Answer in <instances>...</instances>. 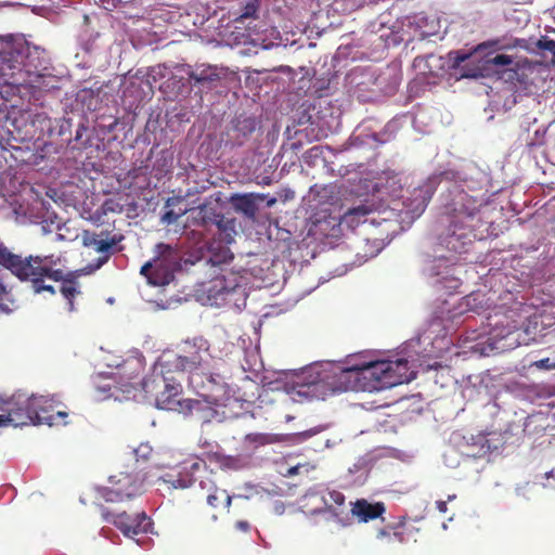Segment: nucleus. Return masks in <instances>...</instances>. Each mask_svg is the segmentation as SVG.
<instances>
[{
	"mask_svg": "<svg viewBox=\"0 0 555 555\" xmlns=\"http://www.w3.org/2000/svg\"><path fill=\"white\" fill-rule=\"evenodd\" d=\"M485 205L483 198L472 196L459 185L449 189L443 204L447 225L439 235L440 245L456 255L467 253L477 237L476 228Z\"/></svg>",
	"mask_w": 555,
	"mask_h": 555,
	"instance_id": "obj_1",
	"label": "nucleus"
},
{
	"mask_svg": "<svg viewBox=\"0 0 555 555\" xmlns=\"http://www.w3.org/2000/svg\"><path fill=\"white\" fill-rule=\"evenodd\" d=\"M365 361L336 366L332 371L319 372L313 367L306 370L298 383V393L322 397L346 391H367V375L364 374Z\"/></svg>",
	"mask_w": 555,
	"mask_h": 555,
	"instance_id": "obj_2",
	"label": "nucleus"
},
{
	"mask_svg": "<svg viewBox=\"0 0 555 555\" xmlns=\"http://www.w3.org/2000/svg\"><path fill=\"white\" fill-rule=\"evenodd\" d=\"M162 370L167 372L188 373L189 377L193 373H201L208 369H220L224 365L222 358L214 357L210 353V345L204 337H194L184 340L179 346V353H164L157 361Z\"/></svg>",
	"mask_w": 555,
	"mask_h": 555,
	"instance_id": "obj_3",
	"label": "nucleus"
},
{
	"mask_svg": "<svg viewBox=\"0 0 555 555\" xmlns=\"http://www.w3.org/2000/svg\"><path fill=\"white\" fill-rule=\"evenodd\" d=\"M364 374L367 375V392L379 391L409 383L416 373L405 359L365 361Z\"/></svg>",
	"mask_w": 555,
	"mask_h": 555,
	"instance_id": "obj_4",
	"label": "nucleus"
},
{
	"mask_svg": "<svg viewBox=\"0 0 555 555\" xmlns=\"http://www.w3.org/2000/svg\"><path fill=\"white\" fill-rule=\"evenodd\" d=\"M146 474L138 459L126 465L125 470H120L108 478L109 487L99 490L100 496L105 502H121L132 499L144 492V482Z\"/></svg>",
	"mask_w": 555,
	"mask_h": 555,
	"instance_id": "obj_5",
	"label": "nucleus"
},
{
	"mask_svg": "<svg viewBox=\"0 0 555 555\" xmlns=\"http://www.w3.org/2000/svg\"><path fill=\"white\" fill-rule=\"evenodd\" d=\"M60 262V258L54 255L47 256H28L24 258L22 264L23 270L14 274L21 281H29L36 293L43 291L54 294V287L52 285H46L44 280L49 279L55 282L64 279V273L61 269L55 268Z\"/></svg>",
	"mask_w": 555,
	"mask_h": 555,
	"instance_id": "obj_6",
	"label": "nucleus"
},
{
	"mask_svg": "<svg viewBox=\"0 0 555 555\" xmlns=\"http://www.w3.org/2000/svg\"><path fill=\"white\" fill-rule=\"evenodd\" d=\"M227 363L218 371L208 369L201 373H193L189 377V386L201 397L216 405H227L231 390L223 375Z\"/></svg>",
	"mask_w": 555,
	"mask_h": 555,
	"instance_id": "obj_7",
	"label": "nucleus"
},
{
	"mask_svg": "<svg viewBox=\"0 0 555 555\" xmlns=\"http://www.w3.org/2000/svg\"><path fill=\"white\" fill-rule=\"evenodd\" d=\"M522 325V322L504 318L489 331L486 340L477 344L479 351L483 356H490L515 349L520 345L519 331Z\"/></svg>",
	"mask_w": 555,
	"mask_h": 555,
	"instance_id": "obj_8",
	"label": "nucleus"
},
{
	"mask_svg": "<svg viewBox=\"0 0 555 555\" xmlns=\"http://www.w3.org/2000/svg\"><path fill=\"white\" fill-rule=\"evenodd\" d=\"M124 240L125 235L122 233L108 229L99 232L85 231L82 234L83 246L93 248L101 255L98 259L96 269L106 263L111 256L124 249L122 246H119Z\"/></svg>",
	"mask_w": 555,
	"mask_h": 555,
	"instance_id": "obj_9",
	"label": "nucleus"
},
{
	"mask_svg": "<svg viewBox=\"0 0 555 555\" xmlns=\"http://www.w3.org/2000/svg\"><path fill=\"white\" fill-rule=\"evenodd\" d=\"M243 276L235 272H228L215 278L208 287V297L211 299L222 300L236 304L241 299L246 298V288L243 283Z\"/></svg>",
	"mask_w": 555,
	"mask_h": 555,
	"instance_id": "obj_10",
	"label": "nucleus"
},
{
	"mask_svg": "<svg viewBox=\"0 0 555 555\" xmlns=\"http://www.w3.org/2000/svg\"><path fill=\"white\" fill-rule=\"evenodd\" d=\"M36 398L35 396L26 397L23 393H15L3 401L0 410L5 412L9 424L14 427L31 425L34 417L37 416L35 409L39 406Z\"/></svg>",
	"mask_w": 555,
	"mask_h": 555,
	"instance_id": "obj_11",
	"label": "nucleus"
},
{
	"mask_svg": "<svg viewBox=\"0 0 555 555\" xmlns=\"http://www.w3.org/2000/svg\"><path fill=\"white\" fill-rule=\"evenodd\" d=\"M101 514L104 521L113 524L128 538H133L140 533H146L152 526L151 519L144 512L130 516L126 512L114 514L102 506Z\"/></svg>",
	"mask_w": 555,
	"mask_h": 555,
	"instance_id": "obj_12",
	"label": "nucleus"
},
{
	"mask_svg": "<svg viewBox=\"0 0 555 555\" xmlns=\"http://www.w3.org/2000/svg\"><path fill=\"white\" fill-rule=\"evenodd\" d=\"M158 256L141 267L140 273L154 286L168 285L173 279L171 270L166 264L167 256L173 253L171 246L160 243L156 246Z\"/></svg>",
	"mask_w": 555,
	"mask_h": 555,
	"instance_id": "obj_13",
	"label": "nucleus"
},
{
	"mask_svg": "<svg viewBox=\"0 0 555 555\" xmlns=\"http://www.w3.org/2000/svg\"><path fill=\"white\" fill-rule=\"evenodd\" d=\"M0 66L5 72H15V78L22 75L23 70L29 72L31 66L37 67L30 61V49L27 44L5 43L0 50Z\"/></svg>",
	"mask_w": 555,
	"mask_h": 555,
	"instance_id": "obj_14",
	"label": "nucleus"
},
{
	"mask_svg": "<svg viewBox=\"0 0 555 555\" xmlns=\"http://www.w3.org/2000/svg\"><path fill=\"white\" fill-rule=\"evenodd\" d=\"M499 78L507 85V90L512 92L509 98L504 101V107L511 109L516 103L517 98L532 93V81L525 69L505 68L498 73Z\"/></svg>",
	"mask_w": 555,
	"mask_h": 555,
	"instance_id": "obj_15",
	"label": "nucleus"
},
{
	"mask_svg": "<svg viewBox=\"0 0 555 555\" xmlns=\"http://www.w3.org/2000/svg\"><path fill=\"white\" fill-rule=\"evenodd\" d=\"M327 496H321L324 506L314 509L312 514L322 515L326 521H334L340 527L349 526L351 517L343 507L346 501L345 495L340 491L332 490L328 491Z\"/></svg>",
	"mask_w": 555,
	"mask_h": 555,
	"instance_id": "obj_16",
	"label": "nucleus"
},
{
	"mask_svg": "<svg viewBox=\"0 0 555 555\" xmlns=\"http://www.w3.org/2000/svg\"><path fill=\"white\" fill-rule=\"evenodd\" d=\"M231 502L232 498L225 490L215 488L214 491L206 496L205 502L198 503L195 509V516L199 520L214 522L218 519L216 511L222 505L229 509Z\"/></svg>",
	"mask_w": 555,
	"mask_h": 555,
	"instance_id": "obj_17",
	"label": "nucleus"
},
{
	"mask_svg": "<svg viewBox=\"0 0 555 555\" xmlns=\"http://www.w3.org/2000/svg\"><path fill=\"white\" fill-rule=\"evenodd\" d=\"M178 404L179 412L190 414L203 424L219 418L218 408L221 405L212 404L205 398L186 399L183 402H178Z\"/></svg>",
	"mask_w": 555,
	"mask_h": 555,
	"instance_id": "obj_18",
	"label": "nucleus"
},
{
	"mask_svg": "<svg viewBox=\"0 0 555 555\" xmlns=\"http://www.w3.org/2000/svg\"><path fill=\"white\" fill-rule=\"evenodd\" d=\"M36 402L39 406L35 409L37 416L34 417L31 425L47 424L49 426H53L66 424L65 418L68 414L64 411L54 412L51 400H48L44 397H37Z\"/></svg>",
	"mask_w": 555,
	"mask_h": 555,
	"instance_id": "obj_19",
	"label": "nucleus"
},
{
	"mask_svg": "<svg viewBox=\"0 0 555 555\" xmlns=\"http://www.w3.org/2000/svg\"><path fill=\"white\" fill-rule=\"evenodd\" d=\"M386 512V506L383 502L370 503L365 499L357 500L352 504L351 513L357 516L360 521L367 522L382 517Z\"/></svg>",
	"mask_w": 555,
	"mask_h": 555,
	"instance_id": "obj_20",
	"label": "nucleus"
},
{
	"mask_svg": "<svg viewBox=\"0 0 555 555\" xmlns=\"http://www.w3.org/2000/svg\"><path fill=\"white\" fill-rule=\"evenodd\" d=\"M188 76L193 81V86H201L208 90L215 88L216 82L221 78L219 69L214 66L198 67L194 70L190 69Z\"/></svg>",
	"mask_w": 555,
	"mask_h": 555,
	"instance_id": "obj_21",
	"label": "nucleus"
},
{
	"mask_svg": "<svg viewBox=\"0 0 555 555\" xmlns=\"http://www.w3.org/2000/svg\"><path fill=\"white\" fill-rule=\"evenodd\" d=\"M166 369L162 370V367L156 364L154 372L152 375L145 377L142 382V388L145 395L150 398H153L159 408V396L162 393V386H165V374H168Z\"/></svg>",
	"mask_w": 555,
	"mask_h": 555,
	"instance_id": "obj_22",
	"label": "nucleus"
},
{
	"mask_svg": "<svg viewBox=\"0 0 555 555\" xmlns=\"http://www.w3.org/2000/svg\"><path fill=\"white\" fill-rule=\"evenodd\" d=\"M162 393L158 397L159 408L166 409V410H178L179 411V404L178 402H181L180 400H176V397L179 396L181 392V385L178 382H175L173 379H170L165 376V386H162Z\"/></svg>",
	"mask_w": 555,
	"mask_h": 555,
	"instance_id": "obj_23",
	"label": "nucleus"
},
{
	"mask_svg": "<svg viewBox=\"0 0 555 555\" xmlns=\"http://www.w3.org/2000/svg\"><path fill=\"white\" fill-rule=\"evenodd\" d=\"M190 224L206 227L215 224L216 221L222 222V215L209 205H201L190 210Z\"/></svg>",
	"mask_w": 555,
	"mask_h": 555,
	"instance_id": "obj_24",
	"label": "nucleus"
},
{
	"mask_svg": "<svg viewBox=\"0 0 555 555\" xmlns=\"http://www.w3.org/2000/svg\"><path fill=\"white\" fill-rule=\"evenodd\" d=\"M372 211V207L367 205H359L357 207L349 208L340 218V224L349 229H354L361 222H364Z\"/></svg>",
	"mask_w": 555,
	"mask_h": 555,
	"instance_id": "obj_25",
	"label": "nucleus"
},
{
	"mask_svg": "<svg viewBox=\"0 0 555 555\" xmlns=\"http://www.w3.org/2000/svg\"><path fill=\"white\" fill-rule=\"evenodd\" d=\"M501 46H500V40H489V41H485L482 43H479L475 49L474 51L472 52H465V51H452L449 53V56H450V60L453 62V67H460L462 63L466 62L467 60L470 59V56L475 53V52H482L487 49H500Z\"/></svg>",
	"mask_w": 555,
	"mask_h": 555,
	"instance_id": "obj_26",
	"label": "nucleus"
},
{
	"mask_svg": "<svg viewBox=\"0 0 555 555\" xmlns=\"http://www.w3.org/2000/svg\"><path fill=\"white\" fill-rule=\"evenodd\" d=\"M210 256L208 262L212 267H221L230 263L234 256L228 246H222L220 243H212L209 248Z\"/></svg>",
	"mask_w": 555,
	"mask_h": 555,
	"instance_id": "obj_27",
	"label": "nucleus"
},
{
	"mask_svg": "<svg viewBox=\"0 0 555 555\" xmlns=\"http://www.w3.org/2000/svg\"><path fill=\"white\" fill-rule=\"evenodd\" d=\"M24 258L20 255L10 253L4 246L0 245V266L10 270L13 274L23 270Z\"/></svg>",
	"mask_w": 555,
	"mask_h": 555,
	"instance_id": "obj_28",
	"label": "nucleus"
},
{
	"mask_svg": "<svg viewBox=\"0 0 555 555\" xmlns=\"http://www.w3.org/2000/svg\"><path fill=\"white\" fill-rule=\"evenodd\" d=\"M413 199L411 204L406 205L405 214L410 215L412 218L420 217L428 203V198L424 196V191L422 189L414 190Z\"/></svg>",
	"mask_w": 555,
	"mask_h": 555,
	"instance_id": "obj_29",
	"label": "nucleus"
},
{
	"mask_svg": "<svg viewBox=\"0 0 555 555\" xmlns=\"http://www.w3.org/2000/svg\"><path fill=\"white\" fill-rule=\"evenodd\" d=\"M215 225L222 242L231 243L233 241L235 234L234 220L225 219L222 215V222L216 221Z\"/></svg>",
	"mask_w": 555,
	"mask_h": 555,
	"instance_id": "obj_30",
	"label": "nucleus"
},
{
	"mask_svg": "<svg viewBox=\"0 0 555 555\" xmlns=\"http://www.w3.org/2000/svg\"><path fill=\"white\" fill-rule=\"evenodd\" d=\"M61 293L67 299L68 311H74V298L80 294L77 282L74 280H64L61 286Z\"/></svg>",
	"mask_w": 555,
	"mask_h": 555,
	"instance_id": "obj_31",
	"label": "nucleus"
},
{
	"mask_svg": "<svg viewBox=\"0 0 555 555\" xmlns=\"http://www.w3.org/2000/svg\"><path fill=\"white\" fill-rule=\"evenodd\" d=\"M188 467L191 473L189 486H192L199 479V476L197 475V473L206 470V463L201 459H194V460H192L191 464Z\"/></svg>",
	"mask_w": 555,
	"mask_h": 555,
	"instance_id": "obj_32",
	"label": "nucleus"
},
{
	"mask_svg": "<svg viewBox=\"0 0 555 555\" xmlns=\"http://www.w3.org/2000/svg\"><path fill=\"white\" fill-rule=\"evenodd\" d=\"M258 10L259 0H250L244 5L242 13L237 20L244 22L247 18H256Z\"/></svg>",
	"mask_w": 555,
	"mask_h": 555,
	"instance_id": "obj_33",
	"label": "nucleus"
},
{
	"mask_svg": "<svg viewBox=\"0 0 555 555\" xmlns=\"http://www.w3.org/2000/svg\"><path fill=\"white\" fill-rule=\"evenodd\" d=\"M236 207L248 216H253L256 211V204L250 195L240 196Z\"/></svg>",
	"mask_w": 555,
	"mask_h": 555,
	"instance_id": "obj_34",
	"label": "nucleus"
},
{
	"mask_svg": "<svg viewBox=\"0 0 555 555\" xmlns=\"http://www.w3.org/2000/svg\"><path fill=\"white\" fill-rule=\"evenodd\" d=\"M101 211L103 215L121 214L124 211V206L115 198H107L101 205Z\"/></svg>",
	"mask_w": 555,
	"mask_h": 555,
	"instance_id": "obj_35",
	"label": "nucleus"
},
{
	"mask_svg": "<svg viewBox=\"0 0 555 555\" xmlns=\"http://www.w3.org/2000/svg\"><path fill=\"white\" fill-rule=\"evenodd\" d=\"M22 83L20 78H15V72H5L0 66V86L3 85H10V86H17Z\"/></svg>",
	"mask_w": 555,
	"mask_h": 555,
	"instance_id": "obj_36",
	"label": "nucleus"
},
{
	"mask_svg": "<svg viewBox=\"0 0 555 555\" xmlns=\"http://www.w3.org/2000/svg\"><path fill=\"white\" fill-rule=\"evenodd\" d=\"M487 63L495 66H507L513 63V59L507 54H498L494 57L488 60Z\"/></svg>",
	"mask_w": 555,
	"mask_h": 555,
	"instance_id": "obj_37",
	"label": "nucleus"
},
{
	"mask_svg": "<svg viewBox=\"0 0 555 555\" xmlns=\"http://www.w3.org/2000/svg\"><path fill=\"white\" fill-rule=\"evenodd\" d=\"M185 212L186 210H181L179 212H176L175 210H168L162 216V222L165 224L176 223Z\"/></svg>",
	"mask_w": 555,
	"mask_h": 555,
	"instance_id": "obj_38",
	"label": "nucleus"
},
{
	"mask_svg": "<svg viewBox=\"0 0 555 555\" xmlns=\"http://www.w3.org/2000/svg\"><path fill=\"white\" fill-rule=\"evenodd\" d=\"M404 519L405 517H402L397 526H390V529L392 530L391 535H393L399 542L403 541V533L400 528L404 525Z\"/></svg>",
	"mask_w": 555,
	"mask_h": 555,
	"instance_id": "obj_39",
	"label": "nucleus"
},
{
	"mask_svg": "<svg viewBox=\"0 0 555 555\" xmlns=\"http://www.w3.org/2000/svg\"><path fill=\"white\" fill-rule=\"evenodd\" d=\"M539 46L544 49V50H547L550 52L553 53V55L555 56V40H552V39H545L543 41H540Z\"/></svg>",
	"mask_w": 555,
	"mask_h": 555,
	"instance_id": "obj_40",
	"label": "nucleus"
},
{
	"mask_svg": "<svg viewBox=\"0 0 555 555\" xmlns=\"http://www.w3.org/2000/svg\"><path fill=\"white\" fill-rule=\"evenodd\" d=\"M535 365L540 369L546 370L555 367V364L551 363L548 358L539 360L538 362H535Z\"/></svg>",
	"mask_w": 555,
	"mask_h": 555,
	"instance_id": "obj_41",
	"label": "nucleus"
},
{
	"mask_svg": "<svg viewBox=\"0 0 555 555\" xmlns=\"http://www.w3.org/2000/svg\"><path fill=\"white\" fill-rule=\"evenodd\" d=\"M236 460L231 456H224L221 461V464L225 466L227 468L236 469L237 467L234 466V463Z\"/></svg>",
	"mask_w": 555,
	"mask_h": 555,
	"instance_id": "obj_42",
	"label": "nucleus"
},
{
	"mask_svg": "<svg viewBox=\"0 0 555 555\" xmlns=\"http://www.w3.org/2000/svg\"><path fill=\"white\" fill-rule=\"evenodd\" d=\"M235 528L237 530L243 531V532H248L249 529H250V525L246 520H238V521L235 522Z\"/></svg>",
	"mask_w": 555,
	"mask_h": 555,
	"instance_id": "obj_43",
	"label": "nucleus"
},
{
	"mask_svg": "<svg viewBox=\"0 0 555 555\" xmlns=\"http://www.w3.org/2000/svg\"><path fill=\"white\" fill-rule=\"evenodd\" d=\"M390 527L388 528H383V529H379L376 533V537L377 539H385V538H388L390 539L391 538V532H390Z\"/></svg>",
	"mask_w": 555,
	"mask_h": 555,
	"instance_id": "obj_44",
	"label": "nucleus"
},
{
	"mask_svg": "<svg viewBox=\"0 0 555 555\" xmlns=\"http://www.w3.org/2000/svg\"><path fill=\"white\" fill-rule=\"evenodd\" d=\"M301 465L292 466L287 470V476H295L299 473Z\"/></svg>",
	"mask_w": 555,
	"mask_h": 555,
	"instance_id": "obj_45",
	"label": "nucleus"
},
{
	"mask_svg": "<svg viewBox=\"0 0 555 555\" xmlns=\"http://www.w3.org/2000/svg\"><path fill=\"white\" fill-rule=\"evenodd\" d=\"M437 508L440 513H446L448 509L447 502L446 501H437Z\"/></svg>",
	"mask_w": 555,
	"mask_h": 555,
	"instance_id": "obj_46",
	"label": "nucleus"
},
{
	"mask_svg": "<svg viewBox=\"0 0 555 555\" xmlns=\"http://www.w3.org/2000/svg\"><path fill=\"white\" fill-rule=\"evenodd\" d=\"M480 74H479V69H473V70H469V72H464L463 73V76L464 77H478Z\"/></svg>",
	"mask_w": 555,
	"mask_h": 555,
	"instance_id": "obj_47",
	"label": "nucleus"
},
{
	"mask_svg": "<svg viewBox=\"0 0 555 555\" xmlns=\"http://www.w3.org/2000/svg\"><path fill=\"white\" fill-rule=\"evenodd\" d=\"M8 417H5V414H0V427L9 426Z\"/></svg>",
	"mask_w": 555,
	"mask_h": 555,
	"instance_id": "obj_48",
	"label": "nucleus"
},
{
	"mask_svg": "<svg viewBox=\"0 0 555 555\" xmlns=\"http://www.w3.org/2000/svg\"><path fill=\"white\" fill-rule=\"evenodd\" d=\"M315 495H318V491H315L313 489H310V490L307 491L305 496L309 498V496H315Z\"/></svg>",
	"mask_w": 555,
	"mask_h": 555,
	"instance_id": "obj_49",
	"label": "nucleus"
},
{
	"mask_svg": "<svg viewBox=\"0 0 555 555\" xmlns=\"http://www.w3.org/2000/svg\"><path fill=\"white\" fill-rule=\"evenodd\" d=\"M317 151H319V147L314 146V147L310 149V151H309V152H310V153H313V152H317Z\"/></svg>",
	"mask_w": 555,
	"mask_h": 555,
	"instance_id": "obj_50",
	"label": "nucleus"
},
{
	"mask_svg": "<svg viewBox=\"0 0 555 555\" xmlns=\"http://www.w3.org/2000/svg\"><path fill=\"white\" fill-rule=\"evenodd\" d=\"M274 203H275V199L273 198V199H271V201L268 203V205L270 206V205H272V204H274Z\"/></svg>",
	"mask_w": 555,
	"mask_h": 555,
	"instance_id": "obj_51",
	"label": "nucleus"
},
{
	"mask_svg": "<svg viewBox=\"0 0 555 555\" xmlns=\"http://www.w3.org/2000/svg\"><path fill=\"white\" fill-rule=\"evenodd\" d=\"M170 202H171V198H169V199L167 201L166 205H167V206H169V205H170Z\"/></svg>",
	"mask_w": 555,
	"mask_h": 555,
	"instance_id": "obj_52",
	"label": "nucleus"
},
{
	"mask_svg": "<svg viewBox=\"0 0 555 555\" xmlns=\"http://www.w3.org/2000/svg\"><path fill=\"white\" fill-rule=\"evenodd\" d=\"M164 167H167V163H166V159H164V164H163Z\"/></svg>",
	"mask_w": 555,
	"mask_h": 555,
	"instance_id": "obj_53",
	"label": "nucleus"
}]
</instances>
